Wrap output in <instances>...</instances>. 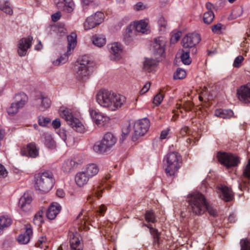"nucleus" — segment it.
Segmentation results:
<instances>
[{"instance_id":"b1692460","label":"nucleus","mask_w":250,"mask_h":250,"mask_svg":"<svg viewBox=\"0 0 250 250\" xmlns=\"http://www.w3.org/2000/svg\"><path fill=\"white\" fill-rule=\"evenodd\" d=\"M217 192L220 197L226 202H229L233 198V193L231 189L225 186L221 185L217 188Z\"/></svg>"},{"instance_id":"cd10ccee","label":"nucleus","mask_w":250,"mask_h":250,"mask_svg":"<svg viewBox=\"0 0 250 250\" xmlns=\"http://www.w3.org/2000/svg\"><path fill=\"white\" fill-rule=\"evenodd\" d=\"M132 25V28L136 31V33H141L142 34H148L149 29L148 27V22L144 20H140L135 22Z\"/></svg>"},{"instance_id":"5fc2aeb1","label":"nucleus","mask_w":250,"mask_h":250,"mask_svg":"<svg viewBox=\"0 0 250 250\" xmlns=\"http://www.w3.org/2000/svg\"><path fill=\"white\" fill-rule=\"evenodd\" d=\"M147 8V5L142 2H137L134 6V10L136 11L144 10Z\"/></svg>"},{"instance_id":"7c9ffc66","label":"nucleus","mask_w":250,"mask_h":250,"mask_svg":"<svg viewBox=\"0 0 250 250\" xmlns=\"http://www.w3.org/2000/svg\"><path fill=\"white\" fill-rule=\"evenodd\" d=\"M90 178L84 171L78 173L75 176V181L79 187H82L87 184Z\"/></svg>"},{"instance_id":"3c124183","label":"nucleus","mask_w":250,"mask_h":250,"mask_svg":"<svg viewBox=\"0 0 250 250\" xmlns=\"http://www.w3.org/2000/svg\"><path fill=\"white\" fill-rule=\"evenodd\" d=\"M93 3L98 4V2L97 0H81V4L83 10L86 9L88 6L92 5Z\"/></svg>"},{"instance_id":"6ab92c4d","label":"nucleus","mask_w":250,"mask_h":250,"mask_svg":"<svg viewBox=\"0 0 250 250\" xmlns=\"http://www.w3.org/2000/svg\"><path fill=\"white\" fill-rule=\"evenodd\" d=\"M167 40L165 37L161 36L157 40V62H162L166 58V46Z\"/></svg>"},{"instance_id":"a19ab883","label":"nucleus","mask_w":250,"mask_h":250,"mask_svg":"<svg viewBox=\"0 0 250 250\" xmlns=\"http://www.w3.org/2000/svg\"><path fill=\"white\" fill-rule=\"evenodd\" d=\"M44 145L49 148L52 149L55 147V142L51 136L48 134H44Z\"/></svg>"},{"instance_id":"1a4fd4ad","label":"nucleus","mask_w":250,"mask_h":250,"mask_svg":"<svg viewBox=\"0 0 250 250\" xmlns=\"http://www.w3.org/2000/svg\"><path fill=\"white\" fill-rule=\"evenodd\" d=\"M201 40L199 34L196 33L188 34L185 36L182 41V43L184 48L188 49L190 50L191 54L195 55L197 51L196 45Z\"/></svg>"},{"instance_id":"c85d7f7f","label":"nucleus","mask_w":250,"mask_h":250,"mask_svg":"<svg viewBox=\"0 0 250 250\" xmlns=\"http://www.w3.org/2000/svg\"><path fill=\"white\" fill-rule=\"evenodd\" d=\"M25 233L20 235L18 238V241L20 244H26L30 240V237L32 235L33 231L30 225L25 226Z\"/></svg>"},{"instance_id":"052dcab7","label":"nucleus","mask_w":250,"mask_h":250,"mask_svg":"<svg viewBox=\"0 0 250 250\" xmlns=\"http://www.w3.org/2000/svg\"><path fill=\"white\" fill-rule=\"evenodd\" d=\"M165 96L164 92L163 90H160L159 93H157V106L161 104L162 101L163 100Z\"/></svg>"},{"instance_id":"72a5a7b5","label":"nucleus","mask_w":250,"mask_h":250,"mask_svg":"<svg viewBox=\"0 0 250 250\" xmlns=\"http://www.w3.org/2000/svg\"><path fill=\"white\" fill-rule=\"evenodd\" d=\"M78 164L73 160H67L62 164V169L66 173L69 172L77 166Z\"/></svg>"},{"instance_id":"338daca9","label":"nucleus","mask_w":250,"mask_h":250,"mask_svg":"<svg viewBox=\"0 0 250 250\" xmlns=\"http://www.w3.org/2000/svg\"><path fill=\"white\" fill-rule=\"evenodd\" d=\"M7 173V171L4 166L0 164V177H6Z\"/></svg>"},{"instance_id":"bf43d9fd","label":"nucleus","mask_w":250,"mask_h":250,"mask_svg":"<svg viewBox=\"0 0 250 250\" xmlns=\"http://www.w3.org/2000/svg\"><path fill=\"white\" fill-rule=\"evenodd\" d=\"M223 25L221 23H217L211 26V30L213 33H219L221 31Z\"/></svg>"},{"instance_id":"ea45409f","label":"nucleus","mask_w":250,"mask_h":250,"mask_svg":"<svg viewBox=\"0 0 250 250\" xmlns=\"http://www.w3.org/2000/svg\"><path fill=\"white\" fill-rule=\"evenodd\" d=\"M12 223L11 218L6 217L3 216L0 217V233L2 230L5 228L9 227Z\"/></svg>"},{"instance_id":"f8f14e48","label":"nucleus","mask_w":250,"mask_h":250,"mask_svg":"<svg viewBox=\"0 0 250 250\" xmlns=\"http://www.w3.org/2000/svg\"><path fill=\"white\" fill-rule=\"evenodd\" d=\"M104 15L101 12H97L95 14L88 17L84 22V28L89 30L100 24L104 20Z\"/></svg>"},{"instance_id":"f704fd0d","label":"nucleus","mask_w":250,"mask_h":250,"mask_svg":"<svg viewBox=\"0 0 250 250\" xmlns=\"http://www.w3.org/2000/svg\"><path fill=\"white\" fill-rule=\"evenodd\" d=\"M180 57L182 62L186 65H188L191 62V59L189 57V53H191L190 50L188 49L184 48L181 51Z\"/></svg>"},{"instance_id":"412c9836","label":"nucleus","mask_w":250,"mask_h":250,"mask_svg":"<svg viewBox=\"0 0 250 250\" xmlns=\"http://www.w3.org/2000/svg\"><path fill=\"white\" fill-rule=\"evenodd\" d=\"M69 236L71 250H83V246L81 243V237L79 234L77 232H71L69 233Z\"/></svg>"},{"instance_id":"864d4df0","label":"nucleus","mask_w":250,"mask_h":250,"mask_svg":"<svg viewBox=\"0 0 250 250\" xmlns=\"http://www.w3.org/2000/svg\"><path fill=\"white\" fill-rule=\"evenodd\" d=\"M240 245L241 250H250V241L247 239L241 240Z\"/></svg>"},{"instance_id":"423d86ee","label":"nucleus","mask_w":250,"mask_h":250,"mask_svg":"<svg viewBox=\"0 0 250 250\" xmlns=\"http://www.w3.org/2000/svg\"><path fill=\"white\" fill-rule=\"evenodd\" d=\"M166 159L167 164L166 168V173L170 176L174 175L181 167L182 162L181 155L176 152H170L167 154Z\"/></svg>"},{"instance_id":"680f3d73","label":"nucleus","mask_w":250,"mask_h":250,"mask_svg":"<svg viewBox=\"0 0 250 250\" xmlns=\"http://www.w3.org/2000/svg\"><path fill=\"white\" fill-rule=\"evenodd\" d=\"M150 86V83L147 82L146 84L144 85L143 87L141 89L140 91V93L141 95L145 94L149 89Z\"/></svg>"},{"instance_id":"4468645a","label":"nucleus","mask_w":250,"mask_h":250,"mask_svg":"<svg viewBox=\"0 0 250 250\" xmlns=\"http://www.w3.org/2000/svg\"><path fill=\"white\" fill-rule=\"evenodd\" d=\"M32 40L33 37L29 36L27 38H22L19 41L18 53L19 56L22 57L26 55L27 50L31 46Z\"/></svg>"},{"instance_id":"ddd939ff","label":"nucleus","mask_w":250,"mask_h":250,"mask_svg":"<svg viewBox=\"0 0 250 250\" xmlns=\"http://www.w3.org/2000/svg\"><path fill=\"white\" fill-rule=\"evenodd\" d=\"M89 113L91 118L99 127L104 126L109 121L108 117L97 110L90 108L89 109Z\"/></svg>"},{"instance_id":"473e14b6","label":"nucleus","mask_w":250,"mask_h":250,"mask_svg":"<svg viewBox=\"0 0 250 250\" xmlns=\"http://www.w3.org/2000/svg\"><path fill=\"white\" fill-rule=\"evenodd\" d=\"M215 115L217 117L224 119L229 118L233 115V112L230 109H216L215 111Z\"/></svg>"},{"instance_id":"dca6fc26","label":"nucleus","mask_w":250,"mask_h":250,"mask_svg":"<svg viewBox=\"0 0 250 250\" xmlns=\"http://www.w3.org/2000/svg\"><path fill=\"white\" fill-rule=\"evenodd\" d=\"M110 52V58L113 61H118L122 57V46L117 42H114L108 46Z\"/></svg>"},{"instance_id":"f257e3e1","label":"nucleus","mask_w":250,"mask_h":250,"mask_svg":"<svg viewBox=\"0 0 250 250\" xmlns=\"http://www.w3.org/2000/svg\"><path fill=\"white\" fill-rule=\"evenodd\" d=\"M150 125V123L147 118H145L134 122L130 121L124 126L122 129V134L120 141L123 142L132 128L133 132L132 135V140L136 141L140 137L144 136L147 131Z\"/></svg>"},{"instance_id":"7ed1b4c3","label":"nucleus","mask_w":250,"mask_h":250,"mask_svg":"<svg viewBox=\"0 0 250 250\" xmlns=\"http://www.w3.org/2000/svg\"><path fill=\"white\" fill-rule=\"evenodd\" d=\"M92 62L87 56H83L79 59L74 66L76 78L80 81H85L91 73Z\"/></svg>"},{"instance_id":"4d7b16f0","label":"nucleus","mask_w":250,"mask_h":250,"mask_svg":"<svg viewBox=\"0 0 250 250\" xmlns=\"http://www.w3.org/2000/svg\"><path fill=\"white\" fill-rule=\"evenodd\" d=\"M46 239L45 237H41L35 244L36 247L41 249L43 248L44 246L46 247Z\"/></svg>"},{"instance_id":"e433bc0d","label":"nucleus","mask_w":250,"mask_h":250,"mask_svg":"<svg viewBox=\"0 0 250 250\" xmlns=\"http://www.w3.org/2000/svg\"><path fill=\"white\" fill-rule=\"evenodd\" d=\"M92 42L95 45L99 47H101L105 44V38L104 36L95 35L93 36Z\"/></svg>"},{"instance_id":"79ce46f5","label":"nucleus","mask_w":250,"mask_h":250,"mask_svg":"<svg viewBox=\"0 0 250 250\" xmlns=\"http://www.w3.org/2000/svg\"><path fill=\"white\" fill-rule=\"evenodd\" d=\"M159 26V31L162 34H164L166 33L167 30V21L164 19V17H161L158 21Z\"/></svg>"},{"instance_id":"393cba45","label":"nucleus","mask_w":250,"mask_h":250,"mask_svg":"<svg viewBox=\"0 0 250 250\" xmlns=\"http://www.w3.org/2000/svg\"><path fill=\"white\" fill-rule=\"evenodd\" d=\"M21 153L22 156L35 158L39 155V149L34 143H30L26 147L21 149Z\"/></svg>"},{"instance_id":"39448f33","label":"nucleus","mask_w":250,"mask_h":250,"mask_svg":"<svg viewBox=\"0 0 250 250\" xmlns=\"http://www.w3.org/2000/svg\"><path fill=\"white\" fill-rule=\"evenodd\" d=\"M116 138L110 132L106 133L100 142H96L93 146V150L101 154L109 150L116 143Z\"/></svg>"},{"instance_id":"09e8293b","label":"nucleus","mask_w":250,"mask_h":250,"mask_svg":"<svg viewBox=\"0 0 250 250\" xmlns=\"http://www.w3.org/2000/svg\"><path fill=\"white\" fill-rule=\"evenodd\" d=\"M208 211L209 214L213 217H216L217 215V211L208 202L206 207V211Z\"/></svg>"},{"instance_id":"603ef678","label":"nucleus","mask_w":250,"mask_h":250,"mask_svg":"<svg viewBox=\"0 0 250 250\" xmlns=\"http://www.w3.org/2000/svg\"><path fill=\"white\" fill-rule=\"evenodd\" d=\"M51 120L47 117H44L43 116H40L38 119V123L40 125L42 126H45L49 123Z\"/></svg>"},{"instance_id":"2eb2a0df","label":"nucleus","mask_w":250,"mask_h":250,"mask_svg":"<svg viewBox=\"0 0 250 250\" xmlns=\"http://www.w3.org/2000/svg\"><path fill=\"white\" fill-rule=\"evenodd\" d=\"M126 103V98L122 95L114 93L111 100L108 109L116 110L122 107Z\"/></svg>"},{"instance_id":"58836bf2","label":"nucleus","mask_w":250,"mask_h":250,"mask_svg":"<svg viewBox=\"0 0 250 250\" xmlns=\"http://www.w3.org/2000/svg\"><path fill=\"white\" fill-rule=\"evenodd\" d=\"M76 36L75 34L67 37L68 46L67 52H71V50H73L76 45Z\"/></svg>"},{"instance_id":"774afa93","label":"nucleus","mask_w":250,"mask_h":250,"mask_svg":"<svg viewBox=\"0 0 250 250\" xmlns=\"http://www.w3.org/2000/svg\"><path fill=\"white\" fill-rule=\"evenodd\" d=\"M52 126L55 128H59L61 125V122L59 119H55L52 123Z\"/></svg>"},{"instance_id":"de8ad7c7","label":"nucleus","mask_w":250,"mask_h":250,"mask_svg":"<svg viewBox=\"0 0 250 250\" xmlns=\"http://www.w3.org/2000/svg\"><path fill=\"white\" fill-rule=\"evenodd\" d=\"M186 72L185 70L178 68L174 74L173 78L174 79H181L185 77Z\"/></svg>"},{"instance_id":"f03ea898","label":"nucleus","mask_w":250,"mask_h":250,"mask_svg":"<svg viewBox=\"0 0 250 250\" xmlns=\"http://www.w3.org/2000/svg\"><path fill=\"white\" fill-rule=\"evenodd\" d=\"M189 210L193 214L202 215L206 212L208 201L205 196L200 192L191 193L188 197Z\"/></svg>"},{"instance_id":"6e6d98bb","label":"nucleus","mask_w":250,"mask_h":250,"mask_svg":"<svg viewBox=\"0 0 250 250\" xmlns=\"http://www.w3.org/2000/svg\"><path fill=\"white\" fill-rule=\"evenodd\" d=\"M243 60H244V58L242 56H241V55L238 56L235 59L234 62H233V66L234 67H236V68L239 67L240 66V65H241V63H242V62L243 61Z\"/></svg>"},{"instance_id":"a18cd8bd","label":"nucleus","mask_w":250,"mask_h":250,"mask_svg":"<svg viewBox=\"0 0 250 250\" xmlns=\"http://www.w3.org/2000/svg\"><path fill=\"white\" fill-rule=\"evenodd\" d=\"M0 9L10 15L13 14V10L10 6V3L8 1H5L3 5H0Z\"/></svg>"},{"instance_id":"49530a36","label":"nucleus","mask_w":250,"mask_h":250,"mask_svg":"<svg viewBox=\"0 0 250 250\" xmlns=\"http://www.w3.org/2000/svg\"><path fill=\"white\" fill-rule=\"evenodd\" d=\"M43 211L40 210L38 211L35 215L33 219L34 223L38 226H40L43 222L42 219Z\"/></svg>"},{"instance_id":"69168bd1","label":"nucleus","mask_w":250,"mask_h":250,"mask_svg":"<svg viewBox=\"0 0 250 250\" xmlns=\"http://www.w3.org/2000/svg\"><path fill=\"white\" fill-rule=\"evenodd\" d=\"M106 210V208L104 205H102L100 206L98 210H97V213L100 215H103L104 213L105 212Z\"/></svg>"},{"instance_id":"c756f323","label":"nucleus","mask_w":250,"mask_h":250,"mask_svg":"<svg viewBox=\"0 0 250 250\" xmlns=\"http://www.w3.org/2000/svg\"><path fill=\"white\" fill-rule=\"evenodd\" d=\"M61 210V206L57 203H53L46 211V216L50 220L54 219Z\"/></svg>"},{"instance_id":"c9c22d12","label":"nucleus","mask_w":250,"mask_h":250,"mask_svg":"<svg viewBox=\"0 0 250 250\" xmlns=\"http://www.w3.org/2000/svg\"><path fill=\"white\" fill-rule=\"evenodd\" d=\"M99 170V168L96 165L90 164L86 166L85 169L83 171L86 173V174L91 178L96 175L98 173Z\"/></svg>"},{"instance_id":"6e6552de","label":"nucleus","mask_w":250,"mask_h":250,"mask_svg":"<svg viewBox=\"0 0 250 250\" xmlns=\"http://www.w3.org/2000/svg\"><path fill=\"white\" fill-rule=\"evenodd\" d=\"M27 101L28 97L24 93L21 92L16 94L14 102L7 109L8 115L12 116L16 115L20 109L24 107Z\"/></svg>"},{"instance_id":"9d476101","label":"nucleus","mask_w":250,"mask_h":250,"mask_svg":"<svg viewBox=\"0 0 250 250\" xmlns=\"http://www.w3.org/2000/svg\"><path fill=\"white\" fill-rule=\"evenodd\" d=\"M217 157L219 162L228 168L235 167L240 162L238 157L225 152H218Z\"/></svg>"},{"instance_id":"a878e982","label":"nucleus","mask_w":250,"mask_h":250,"mask_svg":"<svg viewBox=\"0 0 250 250\" xmlns=\"http://www.w3.org/2000/svg\"><path fill=\"white\" fill-rule=\"evenodd\" d=\"M32 199L29 194L24 193L19 200V207L25 212H27L31 209V203Z\"/></svg>"},{"instance_id":"0eeeda50","label":"nucleus","mask_w":250,"mask_h":250,"mask_svg":"<svg viewBox=\"0 0 250 250\" xmlns=\"http://www.w3.org/2000/svg\"><path fill=\"white\" fill-rule=\"evenodd\" d=\"M60 115L75 131L81 133L85 132L84 125L78 119L73 117L69 109H65L61 110Z\"/></svg>"},{"instance_id":"5701e85b","label":"nucleus","mask_w":250,"mask_h":250,"mask_svg":"<svg viewBox=\"0 0 250 250\" xmlns=\"http://www.w3.org/2000/svg\"><path fill=\"white\" fill-rule=\"evenodd\" d=\"M145 218L146 220L149 223V224L147 225V227L149 229L150 233L153 236L155 239L156 237V230L155 229V216L154 211H148L146 212Z\"/></svg>"},{"instance_id":"37998d69","label":"nucleus","mask_w":250,"mask_h":250,"mask_svg":"<svg viewBox=\"0 0 250 250\" xmlns=\"http://www.w3.org/2000/svg\"><path fill=\"white\" fill-rule=\"evenodd\" d=\"M71 54L70 52H66L65 54H63L62 56H61L60 58L57 59L56 60L53 62V64L54 65H59L60 64H63L65 63L68 60V55Z\"/></svg>"},{"instance_id":"4c0bfd02","label":"nucleus","mask_w":250,"mask_h":250,"mask_svg":"<svg viewBox=\"0 0 250 250\" xmlns=\"http://www.w3.org/2000/svg\"><path fill=\"white\" fill-rule=\"evenodd\" d=\"M156 61L154 59H146L144 63V69L149 72L153 70L156 67Z\"/></svg>"},{"instance_id":"f3484780","label":"nucleus","mask_w":250,"mask_h":250,"mask_svg":"<svg viewBox=\"0 0 250 250\" xmlns=\"http://www.w3.org/2000/svg\"><path fill=\"white\" fill-rule=\"evenodd\" d=\"M35 104L41 111H44L50 106L51 101L45 94L40 93L35 99Z\"/></svg>"},{"instance_id":"9b49d317","label":"nucleus","mask_w":250,"mask_h":250,"mask_svg":"<svg viewBox=\"0 0 250 250\" xmlns=\"http://www.w3.org/2000/svg\"><path fill=\"white\" fill-rule=\"evenodd\" d=\"M113 93L105 89L100 90L96 96L97 102L101 106L108 108Z\"/></svg>"},{"instance_id":"4be33fe9","label":"nucleus","mask_w":250,"mask_h":250,"mask_svg":"<svg viewBox=\"0 0 250 250\" xmlns=\"http://www.w3.org/2000/svg\"><path fill=\"white\" fill-rule=\"evenodd\" d=\"M243 175V177L248 179V181L242 179V182L239 184V188L241 190H248L249 186L250 185V159L244 169Z\"/></svg>"},{"instance_id":"a211bd4d","label":"nucleus","mask_w":250,"mask_h":250,"mask_svg":"<svg viewBox=\"0 0 250 250\" xmlns=\"http://www.w3.org/2000/svg\"><path fill=\"white\" fill-rule=\"evenodd\" d=\"M237 95L240 101L245 103H250V83L240 87L237 89Z\"/></svg>"},{"instance_id":"2f4dec72","label":"nucleus","mask_w":250,"mask_h":250,"mask_svg":"<svg viewBox=\"0 0 250 250\" xmlns=\"http://www.w3.org/2000/svg\"><path fill=\"white\" fill-rule=\"evenodd\" d=\"M103 189L104 188H101L98 185L94 186L91 191V193L87 196V201L89 203H92L94 200V197L95 196H96L98 198L102 196L101 193Z\"/></svg>"},{"instance_id":"c03bdc74","label":"nucleus","mask_w":250,"mask_h":250,"mask_svg":"<svg viewBox=\"0 0 250 250\" xmlns=\"http://www.w3.org/2000/svg\"><path fill=\"white\" fill-rule=\"evenodd\" d=\"M214 18V15L212 11H208L204 13L203 20L205 23L210 24Z\"/></svg>"},{"instance_id":"20e7f679","label":"nucleus","mask_w":250,"mask_h":250,"mask_svg":"<svg viewBox=\"0 0 250 250\" xmlns=\"http://www.w3.org/2000/svg\"><path fill=\"white\" fill-rule=\"evenodd\" d=\"M35 178V188L43 192H48L50 190L55 183L53 174L51 172L45 171L39 173L36 176Z\"/></svg>"},{"instance_id":"8fccbe9b","label":"nucleus","mask_w":250,"mask_h":250,"mask_svg":"<svg viewBox=\"0 0 250 250\" xmlns=\"http://www.w3.org/2000/svg\"><path fill=\"white\" fill-rule=\"evenodd\" d=\"M59 135L60 137L66 143L67 145L68 144L70 145L69 140L71 139L70 137H68L67 141V135L66 131L64 129H60L59 132Z\"/></svg>"},{"instance_id":"0e129e2a","label":"nucleus","mask_w":250,"mask_h":250,"mask_svg":"<svg viewBox=\"0 0 250 250\" xmlns=\"http://www.w3.org/2000/svg\"><path fill=\"white\" fill-rule=\"evenodd\" d=\"M192 107V103L190 102H186L183 106H182V108L184 109L186 111H189L191 109Z\"/></svg>"},{"instance_id":"e2e57ef3","label":"nucleus","mask_w":250,"mask_h":250,"mask_svg":"<svg viewBox=\"0 0 250 250\" xmlns=\"http://www.w3.org/2000/svg\"><path fill=\"white\" fill-rule=\"evenodd\" d=\"M169 131V128H167L161 132L160 139L162 140L167 138Z\"/></svg>"},{"instance_id":"bb28decb","label":"nucleus","mask_w":250,"mask_h":250,"mask_svg":"<svg viewBox=\"0 0 250 250\" xmlns=\"http://www.w3.org/2000/svg\"><path fill=\"white\" fill-rule=\"evenodd\" d=\"M58 8L68 13L74 9V3L72 0H55Z\"/></svg>"},{"instance_id":"aec40b11","label":"nucleus","mask_w":250,"mask_h":250,"mask_svg":"<svg viewBox=\"0 0 250 250\" xmlns=\"http://www.w3.org/2000/svg\"><path fill=\"white\" fill-rule=\"evenodd\" d=\"M136 36V31L132 28V25H129L126 28L124 34L123 41L126 45H131L135 42Z\"/></svg>"},{"instance_id":"13d9d810","label":"nucleus","mask_w":250,"mask_h":250,"mask_svg":"<svg viewBox=\"0 0 250 250\" xmlns=\"http://www.w3.org/2000/svg\"><path fill=\"white\" fill-rule=\"evenodd\" d=\"M181 35V32H177L172 35L170 39L171 43L175 44L176 43L180 40Z\"/></svg>"}]
</instances>
